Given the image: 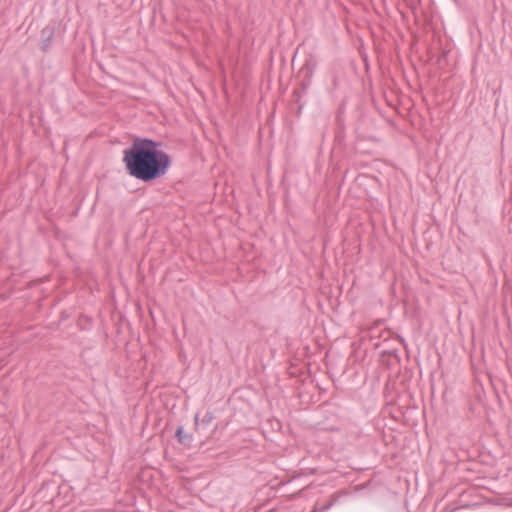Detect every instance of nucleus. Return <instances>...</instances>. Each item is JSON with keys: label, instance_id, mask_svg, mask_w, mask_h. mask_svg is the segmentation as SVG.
<instances>
[{"label": "nucleus", "instance_id": "nucleus-1", "mask_svg": "<svg viewBox=\"0 0 512 512\" xmlns=\"http://www.w3.org/2000/svg\"><path fill=\"white\" fill-rule=\"evenodd\" d=\"M160 147L158 141L136 137L123 151L122 162L127 174L143 183L163 178L172 165V159Z\"/></svg>", "mask_w": 512, "mask_h": 512}, {"label": "nucleus", "instance_id": "nucleus-2", "mask_svg": "<svg viewBox=\"0 0 512 512\" xmlns=\"http://www.w3.org/2000/svg\"><path fill=\"white\" fill-rule=\"evenodd\" d=\"M54 27L47 25L41 30V50L43 52H48L52 46V41L54 38Z\"/></svg>", "mask_w": 512, "mask_h": 512}, {"label": "nucleus", "instance_id": "nucleus-3", "mask_svg": "<svg viewBox=\"0 0 512 512\" xmlns=\"http://www.w3.org/2000/svg\"><path fill=\"white\" fill-rule=\"evenodd\" d=\"M214 419V415L212 412L207 411L201 421H199V414L197 413L194 417V422L196 429L198 430L200 426L207 427L211 424L212 420Z\"/></svg>", "mask_w": 512, "mask_h": 512}, {"label": "nucleus", "instance_id": "nucleus-4", "mask_svg": "<svg viewBox=\"0 0 512 512\" xmlns=\"http://www.w3.org/2000/svg\"><path fill=\"white\" fill-rule=\"evenodd\" d=\"M311 82H312V77L311 76H307L305 74V78L301 82V87H302L303 91L300 92L298 90H295L294 93H293V96L296 98L297 102H299V100L302 97V95L306 92L308 87L311 85Z\"/></svg>", "mask_w": 512, "mask_h": 512}, {"label": "nucleus", "instance_id": "nucleus-5", "mask_svg": "<svg viewBox=\"0 0 512 512\" xmlns=\"http://www.w3.org/2000/svg\"><path fill=\"white\" fill-rule=\"evenodd\" d=\"M175 436L181 444L185 445H189L192 440V436L190 434L185 433L182 426H179L176 429Z\"/></svg>", "mask_w": 512, "mask_h": 512}, {"label": "nucleus", "instance_id": "nucleus-6", "mask_svg": "<svg viewBox=\"0 0 512 512\" xmlns=\"http://www.w3.org/2000/svg\"><path fill=\"white\" fill-rule=\"evenodd\" d=\"M316 69V62H313L311 60H307L305 64L303 65L302 70L307 76L313 77L314 71Z\"/></svg>", "mask_w": 512, "mask_h": 512}, {"label": "nucleus", "instance_id": "nucleus-7", "mask_svg": "<svg viewBox=\"0 0 512 512\" xmlns=\"http://www.w3.org/2000/svg\"><path fill=\"white\" fill-rule=\"evenodd\" d=\"M333 505H334V501L328 502L327 504H324V505H323V506H321L320 508H317V509H318V512H326V511H327V510H329Z\"/></svg>", "mask_w": 512, "mask_h": 512}, {"label": "nucleus", "instance_id": "nucleus-8", "mask_svg": "<svg viewBox=\"0 0 512 512\" xmlns=\"http://www.w3.org/2000/svg\"><path fill=\"white\" fill-rule=\"evenodd\" d=\"M303 107V104H299V110H301Z\"/></svg>", "mask_w": 512, "mask_h": 512}]
</instances>
